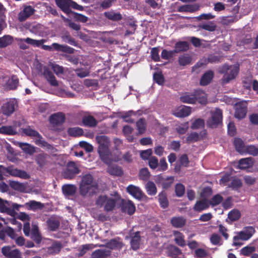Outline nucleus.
<instances>
[{"mask_svg": "<svg viewBox=\"0 0 258 258\" xmlns=\"http://www.w3.org/2000/svg\"><path fill=\"white\" fill-rule=\"evenodd\" d=\"M175 53L186 51L189 49V44L187 41H178L175 43Z\"/></svg>", "mask_w": 258, "mask_h": 258, "instance_id": "obj_38", "label": "nucleus"}, {"mask_svg": "<svg viewBox=\"0 0 258 258\" xmlns=\"http://www.w3.org/2000/svg\"><path fill=\"white\" fill-rule=\"evenodd\" d=\"M123 246V243L119 237L111 239L105 244L100 245L101 247H106L108 249H110L111 252L112 250H120Z\"/></svg>", "mask_w": 258, "mask_h": 258, "instance_id": "obj_11", "label": "nucleus"}, {"mask_svg": "<svg viewBox=\"0 0 258 258\" xmlns=\"http://www.w3.org/2000/svg\"><path fill=\"white\" fill-rule=\"evenodd\" d=\"M255 230L254 227L252 226H247L244 228L243 230L237 233V235L233 237V244L234 246H240L242 243L237 242L239 240H247L250 239Z\"/></svg>", "mask_w": 258, "mask_h": 258, "instance_id": "obj_5", "label": "nucleus"}, {"mask_svg": "<svg viewBox=\"0 0 258 258\" xmlns=\"http://www.w3.org/2000/svg\"><path fill=\"white\" fill-rule=\"evenodd\" d=\"M77 76L80 78H83L89 75L90 71L89 70L84 68H78L75 70Z\"/></svg>", "mask_w": 258, "mask_h": 258, "instance_id": "obj_62", "label": "nucleus"}, {"mask_svg": "<svg viewBox=\"0 0 258 258\" xmlns=\"http://www.w3.org/2000/svg\"><path fill=\"white\" fill-rule=\"evenodd\" d=\"M97 189V185H88L80 182L79 185L80 194L82 197H85L87 194L93 195Z\"/></svg>", "mask_w": 258, "mask_h": 258, "instance_id": "obj_16", "label": "nucleus"}, {"mask_svg": "<svg viewBox=\"0 0 258 258\" xmlns=\"http://www.w3.org/2000/svg\"><path fill=\"white\" fill-rule=\"evenodd\" d=\"M65 120V115L62 112H58L51 115L49 118L51 123L55 125L62 124Z\"/></svg>", "mask_w": 258, "mask_h": 258, "instance_id": "obj_23", "label": "nucleus"}, {"mask_svg": "<svg viewBox=\"0 0 258 258\" xmlns=\"http://www.w3.org/2000/svg\"><path fill=\"white\" fill-rule=\"evenodd\" d=\"M46 223L48 229L51 231H56L60 226V221L55 216L48 218Z\"/></svg>", "mask_w": 258, "mask_h": 258, "instance_id": "obj_21", "label": "nucleus"}, {"mask_svg": "<svg viewBox=\"0 0 258 258\" xmlns=\"http://www.w3.org/2000/svg\"><path fill=\"white\" fill-rule=\"evenodd\" d=\"M147 123L146 119L144 118H140L136 122V126L139 133L142 134L145 133L146 129Z\"/></svg>", "mask_w": 258, "mask_h": 258, "instance_id": "obj_52", "label": "nucleus"}, {"mask_svg": "<svg viewBox=\"0 0 258 258\" xmlns=\"http://www.w3.org/2000/svg\"><path fill=\"white\" fill-rule=\"evenodd\" d=\"M25 205L28 207L29 209L36 211L37 210H42L44 206L40 202H37L36 201H30L29 202L26 203Z\"/></svg>", "mask_w": 258, "mask_h": 258, "instance_id": "obj_41", "label": "nucleus"}, {"mask_svg": "<svg viewBox=\"0 0 258 258\" xmlns=\"http://www.w3.org/2000/svg\"><path fill=\"white\" fill-rule=\"evenodd\" d=\"M146 191L149 196H155L157 192L155 184L152 181H149L145 185Z\"/></svg>", "mask_w": 258, "mask_h": 258, "instance_id": "obj_47", "label": "nucleus"}, {"mask_svg": "<svg viewBox=\"0 0 258 258\" xmlns=\"http://www.w3.org/2000/svg\"><path fill=\"white\" fill-rule=\"evenodd\" d=\"M82 122L85 126L89 127H95L98 123L95 117L91 115L84 117Z\"/></svg>", "mask_w": 258, "mask_h": 258, "instance_id": "obj_40", "label": "nucleus"}, {"mask_svg": "<svg viewBox=\"0 0 258 258\" xmlns=\"http://www.w3.org/2000/svg\"><path fill=\"white\" fill-rule=\"evenodd\" d=\"M61 248L62 246L60 243H54L48 247V252L50 254H56L60 251Z\"/></svg>", "mask_w": 258, "mask_h": 258, "instance_id": "obj_58", "label": "nucleus"}, {"mask_svg": "<svg viewBox=\"0 0 258 258\" xmlns=\"http://www.w3.org/2000/svg\"><path fill=\"white\" fill-rule=\"evenodd\" d=\"M23 133L27 136L36 137L39 140L42 139L41 135L37 131L32 129L30 126L24 128L23 130Z\"/></svg>", "mask_w": 258, "mask_h": 258, "instance_id": "obj_43", "label": "nucleus"}, {"mask_svg": "<svg viewBox=\"0 0 258 258\" xmlns=\"http://www.w3.org/2000/svg\"><path fill=\"white\" fill-rule=\"evenodd\" d=\"M199 27L200 29L209 31L213 32L215 31L217 26L215 23L213 22H209L207 24H203L199 25Z\"/></svg>", "mask_w": 258, "mask_h": 258, "instance_id": "obj_54", "label": "nucleus"}, {"mask_svg": "<svg viewBox=\"0 0 258 258\" xmlns=\"http://www.w3.org/2000/svg\"><path fill=\"white\" fill-rule=\"evenodd\" d=\"M17 106V101L15 99H11L3 103L1 107V111L3 114L9 116L14 112L15 108Z\"/></svg>", "mask_w": 258, "mask_h": 258, "instance_id": "obj_9", "label": "nucleus"}, {"mask_svg": "<svg viewBox=\"0 0 258 258\" xmlns=\"http://www.w3.org/2000/svg\"><path fill=\"white\" fill-rule=\"evenodd\" d=\"M108 172L112 175L121 176L123 175V170L121 167L117 165H109L107 168Z\"/></svg>", "mask_w": 258, "mask_h": 258, "instance_id": "obj_32", "label": "nucleus"}, {"mask_svg": "<svg viewBox=\"0 0 258 258\" xmlns=\"http://www.w3.org/2000/svg\"><path fill=\"white\" fill-rule=\"evenodd\" d=\"M253 159L251 157L240 159L238 162V168L240 169H246L253 166Z\"/></svg>", "mask_w": 258, "mask_h": 258, "instance_id": "obj_29", "label": "nucleus"}, {"mask_svg": "<svg viewBox=\"0 0 258 258\" xmlns=\"http://www.w3.org/2000/svg\"><path fill=\"white\" fill-rule=\"evenodd\" d=\"M209 203L207 199H202L201 200L197 201L195 204L193 209L195 211L201 212L209 207Z\"/></svg>", "mask_w": 258, "mask_h": 258, "instance_id": "obj_22", "label": "nucleus"}, {"mask_svg": "<svg viewBox=\"0 0 258 258\" xmlns=\"http://www.w3.org/2000/svg\"><path fill=\"white\" fill-rule=\"evenodd\" d=\"M234 146L236 150L239 152H243L245 151V147L243 141L239 138H235L234 140Z\"/></svg>", "mask_w": 258, "mask_h": 258, "instance_id": "obj_53", "label": "nucleus"}, {"mask_svg": "<svg viewBox=\"0 0 258 258\" xmlns=\"http://www.w3.org/2000/svg\"><path fill=\"white\" fill-rule=\"evenodd\" d=\"M111 255L110 249L106 247L95 250L91 254L92 258H107Z\"/></svg>", "mask_w": 258, "mask_h": 258, "instance_id": "obj_25", "label": "nucleus"}, {"mask_svg": "<svg viewBox=\"0 0 258 258\" xmlns=\"http://www.w3.org/2000/svg\"><path fill=\"white\" fill-rule=\"evenodd\" d=\"M175 192L177 197H182L185 193V187L182 183H177L175 186Z\"/></svg>", "mask_w": 258, "mask_h": 258, "instance_id": "obj_61", "label": "nucleus"}, {"mask_svg": "<svg viewBox=\"0 0 258 258\" xmlns=\"http://www.w3.org/2000/svg\"><path fill=\"white\" fill-rule=\"evenodd\" d=\"M214 77V73L212 71H209L204 73L200 80V84L206 86L209 84Z\"/></svg>", "mask_w": 258, "mask_h": 258, "instance_id": "obj_34", "label": "nucleus"}, {"mask_svg": "<svg viewBox=\"0 0 258 258\" xmlns=\"http://www.w3.org/2000/svg\"><path fill=\"white\" fill-rule=\"evenodd\" d=\"M52 46L55 50L61 51L69 53H73L75 50L73 48L68 45H61L57 43H52Z\"/></svg>", "mask_w": 258, "mask_h": 258, "instance_id": "obj_37", "label": "nucleus"}, {"mask_svg": "<svg viewBox=\"0 0 258 258\" xmlns=\"http://www.w3.org/2000/svg\"><path fill=\"white\" fill-rule=\"evenodd\" d=\"M0 134L14 136L17 134V132L12 126H2L0 127Z\"/></svg>", "mask_w": 258, "mask_h": 258, "instance_id": "obj_44", "label": "nucleus"}, {"mask_svg": "<svg viewBox=\"0 0 258 258\" xmlns=\"http://www.w3.org/2000/svg\"><path fill=\"white\" fill-rule=\"evenodd\" d=\"M239 72L238 67L235 66L224 64L220 69L219 73L224 74L221 82L222 84H226L230 81L234 79L237 76Z\"/></svg>", "mask_w": 258, "mask_h": 258, "instance_id": "obj_3", "label": "nucleus"}, {"mask_svg": "<svg viewBox=\"0 0 258 258\" xmlns=\"http://www.w3.org/2000/svg\"><path fill=\"white\" fill-rule=\"evenodd\" d=\"M173 234L174 236V240L177 245L180 247H184L186 245L184 235L183 233L178 231H174Z\"/></svg>", "mask_w": 258, "mask_h": 258, "instance_id": "obj_30", "label": "nucleus"}, {"mask_svg": "<svg viewBox=\"0 0 258 258\" xmlns=\"http://www.w3.org/2000/svg\"><path fill=\"white\" fill-rule=\"evenodd\" d=\"M191 112L190 107L183 106L177 111L174 113V115L178 117H184L188 116Z\"/></svg>", "mask_w": 258, "mask_h": 258, "instance_id": "obj_36", "label": "nucleus"}, {"mask_svg": "<svg viewBox=\"0 0 258 258\" xmlns=\"http://www.w3.org/2000/svg\"><path fill=\"white\" fill-rule=\"evenodd\" d=\"M84 131L79 127H70L68 130V134L70 136L78 137L83 135Z\"/></svg>", "mask_w": 258, "mask_h": 258, "instance_id": "obj_45", "label": "nucleus"}, {"mask_svg": "<svg viewBox=\"0 0 258 258\" xmlns=\"http://www.w3.org/2000/svg\"><path fill=\"white\" fill-rule=\"evenodd\" d=\"M4 176H12L24 179H28L30 177L26 171L18 169L14 165H10L7 167L0 165V180L4 179Z\"/></svg>", "mask_w": 258, "mask_h": 258, "instance_id": "obj_2", "label": "nucleus"}, {"mask_svg": "<svg viewBox=\"0 0 258 258\" xmlns=\"http://www.w3.org/2000/svg\"><path fill=\"white\" fill-rule=\"evenodd\" d=\"M180 100L183 103L195 104L197 101V93L195 92L194 94L191 95L185 94L182 95L180 96Z\"/></svg>", "mask_w": 258, "mask_h": 258, "instance_id": "obj_35", "label": "nucleus"}, {"mask_svg": "<svg viewBox=\"0 0 258 258\" xmlns=\"http://www.w3.org/2000/svg\"><path fill=\"white\" fill-rule=\"evenodd\" d=\"M121 211L122 212L126 213L129 215H132L135 212V205L131 200H128L127 201L122 200L121 204Z\"/></svg>", "mask_w": 258, "mask_h": 258, "instance_id": "obj_19", "label": "nucleus"}, {"mask_svg": "<svg viewBox=\"0 0 258 258\" xmlns=\"http://www.w3.org/2000/svg\"><path fill=\"white\" fill-rule=\"evenodd\" d=\"M10 186L17 191H24L25 187L23 183L16 181H11L9 183Z\"/></svg>", "mask_w": 258, "mask_h": 258, "instance_id": "obj_55", "label": "nucleus"}, {"mask_svg": "<svg viewBox=\"0 0 258 258\" xmlns=\"http://www.w3.org/2000/svg\"><path fill=\"white\" fill-rule=\"evenodd\" d=\"M80 172V170L73 161L69 162L66 169L62 172L63 177L71 180L75 178L77 174Z\"/></svg>", "mask_w": 258, "mask_h": 258, "instance_id": "obj_6", "label": "nucleus"}, {"mask_svg": "<svg viewBox=\"0 0 258 258\" xmlns=\"http://www.w3.org/2000/svg\"><path fill=\"white\" fill-rule=\"evenodd\" d=\"M13 42V38L10 35H4L0 37V48L10 45Z\"/></svg>", "mask_w": 258, "mask_h": 258, "instance_id": "obj_46", "label": "nucleus"}, {"mask_svg": "<svg viewBox=\"0 0 258 258\" xmlns=\"http://www.w3.org/2000/svg\"><path fill=\"white\" fill-rule=\"evenodd\" d=\"M158 197L160 207L163 209L168 208L169 206V202L166 192L164 190H163L159 194Z\"/></svg>", "mask_w": 258, "mask_h": 258, "instance_id": "obj_33", "label": "nucleus"}, {"mask_svg": "<svg viewBox=\"0 0 258 258\" xmlns=\"http://www.w3.org/2000/svg\"><path fill=\"white\" fill-rule=\"evenodd\" d=\"M191 56L188 54H183L179 56L178 59V63L181 66H185L189 64L191 61Z\"/></svg>", "mask_w": 258, "mask_h": 258, "instance_id": "obj_49", "label": "nucleus"}, {"mask_svg": "<svg viewBox=\"0 0 258 258\" xmlns=\"http://www.w3.org/2000/svg\"><path fill=\"white\" fill-rule=\"evenodd\" d=\"M199 9L200 6L197 4H195L182 6L179 8V11L193 13L198 11Z\"/></svg>", "mask_w": 258, "mask_h": 258, "instance_id": "obj_48", "label": "nucleus"}, {"mask_svg": "<svg viewBox=\"0 0 258 258\" xmlns=\"http://www.w3.org/2000/svg\"><path fill=\"white\" fill-rule=\"evenodd\" d=\"M19 83V79L15 75H13L7 82V86L10 90H15L17 89Z\"/></svg>", "mask_w": 258, "mask_h": 258, "instance_id": "obj_51", "label": "nucleus"}, {"mask_svg": "<svg viewBox=\"0 0 258 258\" xmlns=\"http://www.w3.org/2000/svg\"><path fill=\"white\" fill-rule=\"evenodd\" d=\"M190 161L188 156L186 154L181 155L178 159V161L175 163L174 171L179 173L181 171V167H188Z\"/></svg>", "mask_w": 258, "mask_h": 258, "instance_id": "obj_12", "label": "nucleus"}, {"mask_svg": "<svg viewBox=\"0 0 258 258\" xmlns=\"http://www.w3.org/2000/svg\"><path fill=\"white\" fill-rule=\"evenodd\" d=\"M222 111L219 108L212 112L211 118L207 120V125L211 128L216 127L222 122Z\"/></svg>", "mask_w": 258, "mask_h": 258, "instance_id": "obj_8", "label": "nucleus"}, {"mask_svg": "<svg viewBox=\"0 0 258 258\" xmlns=\"http://www.w3.org/2000/svg\"><path fill=\"white\" fill-rule=\"evenodd\" d=\"M18 41L20 42H25L27 44H30L33 46L35 47H41L42 49L45 50L51 51L54 49L52 44L51 46L43 45V43L45 42L46 40L44 39L41 40H35L29 37L26 38H19Z\"/></svg>", "mask_w": 258, "mask_h": 258, "instance_id": "obj_7", "label": "nucleus"}, {"mask_svg": "<svg viewBox=\"0 0 258 258\" xmlns=\"http://www.w3.org/2000/svg\"><path fill=\"white\" fill-rule=\"evenodd\" d=\"M141 240L140 232L139 231L136 232L131 236V245L133 250H136L139 248Z\"/></svg>", "mask_w": 258, "mask_h": 258, "instance_id": "obj_27", "label": "nucleus"}, {"mask_svg": "<svg viewBox=\"0 0 258 258\" xmlns=\"http://www.w3.org/2000/svg\"><path fill=\"white\" fill-rule=\"evenodd\" d=\"M126 191L129 194L138 200H141L144 197H146V196L140 187L133 184H130L127 187Z\"/></svg>", "mask_w": 258, "mask_h": 258, "instance_id": "obj_13", "label": "nucleus"}, {"mask_svg": "<svg viewBox=\"0 0 258 258\" xmlns=\"http://www.w3.org/2000/svg\"><path fill=\"white\" fill-rule=\"evenodd\" d=\"M96 140L99 144L98 152L101 160L106 164H110L111 160L109 157L111 153L109 149V138L104 135L97 136L96 137Z\"/></svg>", "mask_w": 258, "mask_h": 258, "instance_id": "obj_1", "label": "nucleus"}, {"mask_svg": "<svg viewBox=\"0 0 258 258\" xmlns=\"http://www.w3.org/2000/svg\"><path fill=\"white\" fill-rule=\"evenodd\" d=\"M56 5L62 11L67 14H70L72 11L70 8V2L69 0H55Z\"/></svg>", "mask_w": 258, "mask_h": 258, "instance_id": "obj_28", "label": "nucleus"}, {"mask_svg": "<svg viewBox=\"0 0 258 258\" xmlns=\"http://www.w3.org/2000/svg\"><path fill=\"white\" fill-rule=\"evenodd\" d=\"M20 147L24 152L29 155H32L35 152V147L29 144L21 143Z\"/></svg>", "mask_w": 258, "mask_h": 258, "instance_id": "obj_57", "label": "nucleus"}, {"mask_svg": "<svg viewBox=\"0 0 258 258\" xmlns=\"http://www.w3.org/2000/svg\"><path fill=\"white\" fill-rule=\"evenodd\" d=\"M241 217V213L238 210H232L228 214V219L231 221H236Z\"/></svg>", "mask_w": 258, "mask_h": 258, "instance_id": "obj_56", "label": "nucleus"}, {"mask_svg": "<svg viewBox=\"0 0 258 258\" xmlns=\"http://www.w3.org/2000/svg\"><path fill=\"white\" fill-rule=\"evenodd\" d=\"M199 140V135L196 132L191 133L187 135L185 142L187 144H190L198 141Z\"/></svg>", "mask_w": 258, "mask_h": 258, "instance_id": "obj_60", "label": "nucleus"}, {"mask_svg": "<svg viewBox=\"0 0 258 258\" xmlns=\"http://www.w3.org/2000/svg\"><path fill=\"white\" fill-rule=\"evenodd\" d=\"M247 112V107L245 103L240 102L237 103L235 105V111L234 116L238 119L244 118Z\"/></svg>", "mask_w": 258, "mask_h": 258, "instance_id": "obj_15", "label": "nucleus"}, {"mask_svg": "<svg viewBox=\"0 0 258 258\" xmlns=\"http://www.w3.org/2000/svg\"><path fill=\"white\" fill-rule=\"evenodd\" d=\"M186 220L181 216L173 217L170 220L172 226L176 228H180L184 227L186 224Z\"/></svg>", "mask_w": 258, "mask_h": 258, "instance_id": "obj_26", "label": "nucleus"}, {"mask_svg": "<svg viewBox=\"0 0 258 258\" xmlns=\"http://www.w3.org/2000/svg\"><path fill=\"white\" fill-rule=\"evenodd\" d=\"M154 81L159 85H162L164 82L165 79L161 72H156L153 74Z\"/></svg>", "mask_w": 258, "mask_h": 258, "instance_id": "obj_59", "label": "nucleus"}, {"mask_svg": "<svg viewBox=\"0 0 258 258\" xmlns=\"http://www.w3.org/2000/svg\"><path fill=\"white\" fill-rule=\"evenodd\" d=\"M43 75L51 86L54 87L58 86V82L56 80L55 76L51 71L46 67L44 68Z\"/></svg>", "mask_w": 258, "mask_h": 258, "instance_id": "obj_20", "label": "nucleus"}, {"mask_svg": "<svg viewBox=\"0 0 258 258\" xmlns=\"http://www.w3.org/2000/svg\"><path fill=\"white\" fill-rule=\"evenodd\" d=\"M35 12L34 8L30 6H27L24 7L23 10L21 11L18 14V20L20 22H23L27 20L29 17L33 15Z\"/></svg>", "mask_w": 258, "mask_h": 258, "instance_id": "obj_17", "label": "nucleus"}, {"mask_svg": "<svg viewBox=\"0 0 258 258\" xmlns=\"http://www.w3.org/2000/svg\"><path fill=\"white\" fill-rule=\"evenodd\" d=\"M2 253L8 258H21L20 251L18 249H12L10 246H5L2 248Z\"/></svg>", "mask_w": 258, "mask_h": 258, "instance_id": "obj_14", "label": "nucleus"}, {"mask_svg": "<svg viewBox=\"0 0 258 258\" xmlns=\"http://www.w3.org/2000/svg\"><path fill=\"white\" fill-rule=\"evenodd\" d=\"M49 158V155L42 152L35 156V161L39 168H43L47 165Z\"/></svg>", "mask_w": 258, "mask_h": 258, "instance_id": "obj_18", "label": "nucleus"}, {"mask_svg": "<svg viewBox=\"0 0 258 258\" xmlns=\"http://www.w3.org/2000/svg\"><path fill=\"white\" fill-rule=\"evenodd\" d=\"M174 180L173 176H168L164 178L161 174L158 175L155 179L156 183L159 185H161L164 189H167L170 187Z\"/></svg>", "mask_w": 258, "mask_h": 258, "instance_id": "obj_10", "label": "nucleus"}, {"mask_svg": "<svg viewBox=\"0 0 258 258\" xmlns=\"http://www.w3.org/2000/svg\"><path fill=\"white\" fill-rule=\"evenodd\" d=\"M31 238L37 244L41 242L42 238L39 232L38 227L36 225H34L32 227Z\"/></svg>", "mask_w": 258, "mask_h": 258, "instance_id": "obj_39", "label": "nucleus"}, {"mask_svg": "<svg viewBox=\"0 0 258 258\" xmlns=\"http://www.w3.org/2000/svg\"><path fill=\"white\" fill-rule=\"evenodd\" d=\"M181 253V249L175 245H171L168 247V256L172 258H177Z\"/></svg>", "mask_w": 258, "mask_h": 258, "instance_id": "obj_42", "label": "nucleus"}, {"mask_svg": "<svg viewBox=\"0 0 258 258\" xmlns=\"http://www.w3.org/2000/svg\"><path fill=\"white\" fill-rule=\"evenodd\" d=\"M94 178L92 174H86L82 177L81 182L88 185H97V184L94 182Z\"/></svg>", "mask_w": 258, "mask_h": 258, "instance_id": "obj_50", "label": "nucleus"}, {"mask_svg": "<svg viewBox=\"0 0 258 258\" xmlns=\"http://www.w3.org/2000/svg\"><path fill=\"white\" fill-rule=\"evenodd\" d=\"M77 190V186L72 184H66L62 186V192L66 197L74 196Z\"/></svg>", "mask_w": 258, "mask_h": 258, "instance_id": "obj_24", "label": "nucleus"}, {"mask_svg": "<svg viewBox=\"0 0 258 258\" xmlns=\"http://www.w3.org/2000/svg\"><path fill=\"white\" fill-rule=\"evenodd\" d=\"M104 16L108 20L117 22L122 19V15L120 13L115 12L114 11L105 12Z\"/></svg>", "mask_w": 258, "mask_h": 258, "instance_id": "obj_31", "label": "nucleus"}, {"mask_svg": "<svg viewBox=\"0 0 258 258\" xmlns=\"http://www.w3.org/2000/svg\"><path fill=\"white\" fill-rule=\"evenodd\" d=\"M116 200L114 199L109 198L106 195L100 196L96 201V204L101 207L104 206V210L107 212L112 211L115 207Z\"/></svg>", "mask_w": 258, "mask_h": 258, "instance_id": "obj_4", "label": "nucleus"}, {"mask_svg": "<svg viewBox=\"0 0 258 258\" xmlns=\"http://www.w3.org/2000/svg\"><path fill=\"white\" fill-rule=\"evenodd\" d=\"M223 200L222 196L217 194L213 197L210 201H209V204L212 206H216L220 204Z\"/></svg>", "mask_w": 258, "mask_h": 258, "instance_id": "obj_63", "label": "nucleus"}, {"mask_svg": "<svg viewBox=\"0 0 258 258\" xmlns=\"http://www.w3.org/2000/svg\"><path fill=\"white\" fill-rule=\"evenodd\" d=\"M244 151L253 156L258 155V148L254 145H248L246 146Z\"/></svg>", "mask_w": 258, "mask_h": 258, "instance_id": "obj_64", "label": "nucleus"}]
</instances>
